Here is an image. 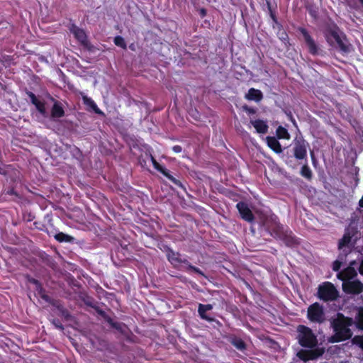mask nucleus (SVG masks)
<instances>
[{"label": "nucleus", "instance_id": "nucleus-1", "mask_svg": "<svg viewBox=\"0 0 363 363\" xmlns=\"http://www.w3.org/2000/svg\"><path fill=\"white\" fill-rule=\"evenodd\" d=\"M296 339L303 347L297 352V357L304 362L315 359L318 357V340L313 331L303 325L296 328Z\"/></svg>", "mask_w": 363, "mask_h": 363}, {"label": "nucleus", "instance_id": "nucleus-2", "mask_svg": "<svg viewBox=\"0 0 363 363\" xmlns=\"http://www.w3.org/2000/svg\"><path fill=\"white\" fill-rule=\"evenodd\" d=\"M354 321L352 318L345 317L342 313L337 314V318L333 322V328L335 332L330 338L331 342H340L349 340L352 336V332L349 328Z\"/></svg>", "mask_w": 363, "mask_h": 363}, {"label": "nucleus", "instance_id": "nucleus-3", "mask_svg": "<svg viewBox=\"0 0 363 363\" xmlns=\"http://www.w3.org/2000/svg\"><path fill=\"white\" fill-rule=\"evenodd\" d=\"M260 222L265 229L274 237H275L283 228L278 220V218L274 215H262L260 217Z\"/></svg>", "mask_w": 363, "mask_h": 363}, {"label": "nucleus", "instance_id": "nucleus-4", "mask_svg": "<svg viewBox=\"0 0 363 363\" xmlns=\"http://www.w3.org/2000/svg\"><path fill=\"white\" fill-rule=\"evenodd\" d=\"M339 296V292L333 284L325 281L319 285V299L325 301H335Z\"/></svg>", "mask_w": 363, "mask_h": 363}, {"label": "nucleus", "instance_id": "nucleus-5", "mask_svg": "<svg viewBox=\"0 0 363 363\" xmlns=\"http://www.w3.org/2000/svg\"><path fill=\"white\" fill-rule=\"evenodd\" d=\"M345 34L336 24L328 26L324 30V35L328 44L333 46Z\"/></svg>", "mask_w": 363, "mask_h": 363}, {"label": "nucleus", "instance_id": "nucleus-6", "mask_svg": "<svg viewBox=\"0 0 363 363\" xmlns=\"http://www.w3.org/2000/svg\"><path fill=\"white\" fill-rule=\"evenodd\" d=\"M236 207L242 219L250 223H252L254 220L252 212L246 203L242 201L238 202Z\"/></svg>", "mask_w": 363, "mask_h": 363}, {"label": "nucleus", "instance_id": "nucleus-7", "mask_svg": "<svg viewBox=\"0 0 363 363\" xmlns=\"http://www.w3.org/2000/svg\"><path fill=\"white\" fill-rule=\"evenodd\" d=\"M358 233L357 227H352L350 225L345 230V233L340 240L338 243V247L342 248L345 246H347L350 242L352 238Z\"/></svg>", "mask_w": 363, "mask_h": 363}, {"label": "nucleus", "instance_id": "nucleus-8", "mask_svg": "<svg viewBox=\"0 0 363 363\" xmlns=\"http://www.w3.org/2000/svg\"><path fill=\"white\" fill-rule=\"evenodd\" d=\"M26 94L30 99V102L35 106L39 113L44 117H48V113L45 108L44 102L39 101L36 96L31 91H26Z\"/></svg>", "mask_w": 363, "mask_h": 363}, {"label": "nucleus", "instance_id": "nucleus-9", "mask_svg": "<svg viewBox=\"0 0 363 363\" xmlns=\"http://www.w3.org/2000/svg\"><path fill=\"white\" fill-rule=\"evenodd\" d=\"M343 290L350 294H359L363 291V284L357 280L343 284Z\"/></svg>", "mask_w": 363, "mask_h": 363}, {"label": "nucleus", "instance_id": "nucleus-10", "mask_svg": "<svg viewBox=\"0 0 363 363\" xmlns=\"http://www.w3.org/2000/svg\"><path fill=\"white\" fill-rule=\"evenodd\" d=\"M299 31L303 35V40L305 41V43L308 46V48L309 50V52L311 54L315 55L317 52V48L316 45L315 43V41L312 38V37L310 35L308 32L306 30V29L303 28H300Z\"/></svg>", "mask_w": 363, "mask_h": 363}, {"label": "nucleus", "instance_id": "nucleus-11", "mask_svg": "<svg viewBox=\"0 0 363 363\" xmlns=\"http://www.w3.org/2000/svg\"><path fill=\"white\" fill-rule=\"evenodd\" d=\"M274 238L283 240L286 245L289 247H294L298 243V240L291 235L284 231V228Z\"/></svg>", "mask_w": 363, "mask_h": 363}, {"label": "nucleus", "instance_id": "nucleus-12", "mask_svg": "<svg viewBox=\"0 0 363 363\" xmlns=\"http://www.w3.org/2000/svg\"><path fill=\"white\" fill-rule=\"evenodd\" d=\"M332 47L337 48L342 53L350 52V44L348 43L345 34H343Z\"/></svg>", "mask_w": 363, "mask_h": 363}, {"label": "nucleus", "instance_id": "nucleus-13", "mask_svg": "<svg viewBox=\"0 0 363 363\" xmlns=\"http://www.w3.org/2000/svg\"><path fill=\"white\" fill-rule=\"evenodd\" d=\"M70 30L83 45L86 46L88 45L87 36L83 29L73 25Z\"/></svg>", "mask_w": 363, "mask_h": 363}, {"label": "nucleus", "instance_id": "nucleus-14", "mask_svg": "<svg viewBox=\"0 0 363 363\" xmlns=\"http://www.w3.org/2000/svg\"><path fill=\"white\" fill-rule=\"evenodd\" d=\"M212 309H213V306L211 304L204 305V304L200 303L198 307V313L202 319L206 320L208 322H213L215 320V319L213 318L208 316L206 314L207 311H211Z\"/></svg>", "mask_w": 363, "mask_h": 363}, {"label": "nucleus", "instance_id": "nucleus-15", "mask_svg": "<svg viewBox=\"0 0 363 363\" xmlns=\"http://www.w3.org/2000/svg\"><path fill=\"white\" fill-rule=\"evenodd\" d=\"M65 116V111L60 102L55 101L51 109L50 118L55 120Z\"/></svg>", "mask_w": 363, "mask_h": 363}, {"label": "nucleus", "instance_id": "nucleus-16", "mask_svg": "<svg viewBox=\"0 0 363 363\" xmlns=\"http://www.w3.org/2000/svg\"><path fill=\"white\" fill-rule=\"evenodd\" d=\"M167 257L168 260L172 264H176L177 263H189L187 259H182L180 257V254L179 252H174L172 249L168 248L167 251Z\"/></svg>", "mask_w": 363, "mask_h": 363}, {"label": "nucleus", "instance_id": "nucleus-17", "mask_svg": "<svg viewBox=\"0 0 363 363\" xmlns=\"http://www.w3.org/2000/svg\"><path fill=\"white\" fill-rule=\"evenodd\" d=\"M294 154L296 159L302 160L306 155V148L303 143L297 142L294 147Z\"/></svg>", "mask_w": 363, "mask_h": 363}, {"label": "nucleus", "instance_id": "nucleus-18", "mask_svg": "<svg viewBox=\"0 0 363 363\" xmlns=\"http://www.w3.org/2000/svg\"><path fill=\"white\" fill-rule=\"evenodd\" d=\"M41 298L46 302L50 303L53 306H55L60 312V315L64 311L66 308L61 304L59 300L53 299L50 297L48 295L43 294L41 295Z\"/></svg>", "mask_w": 363, "mask_h": 363}, {"label": "nucleus", "instance_id": "nucleus-19", "mask_svg": "<svg viewBox=\"0 0 363 363\" xmlns=\"http://www.w3.org/2000/svg\"><path fill=\"white\" fill-rule=\"evenodd\" d=\"M357 275V272L353 267H348L339 272L337 277L341 280L352 279Z\"/></svg>", "mask_w": 363, "mask_h": 363}, {"label": "nucleus", "instance_id": "nucleus-20", "mask_svg": "<svg viewBox=\"0 0 363 363\" xmlns=\"http://www.w3.org/2000/svg\"><path fill=\"white\" fill-rule=\"evenodd\" d=\"M266 140L268 146L275 152L281 153L282 152L281 145L276 138L267 136Z\"/></svg>", "mask_w": 363, "mask_h": 363}, {"label": "nucleus", "instance_id": "nucleus-21", "mask_svg": "<svg viewBox=\"0 0 363 363\" xmlns=\"http://www.w3.org/2000/svg\"><path fill=\"white\" fill-rule=\"evenodd\" d=\"M251 123L256 129L257 132L262 134H265L268 131L267 124L262 120L251 121Z\"/></svg>", "mask_w": 363, "mask_h": 363}, {"label": "nucleus", "instance_id": "nucleus-22", "mask_svg": "<svg viewBox=\"0 0 363 363\" xmlns=\"http://www.w3.org/2000/svg\"><path fill=\"white\" fill-rule=\"evenodd\" d=\"M113 328L118 330L120 333L125 336H128L129 329L123 323L114 322L112 319L111 323H108Z\"/></svg>", "mask_w": 363, "mask_h": 363}, {"label": "nucleus", "instance_id": "nucleus-23", "mask_svg": "<svg viewBox=\"0 0 363 363\" xmlns=\"http://www.w3.org/2000/svg\"><path fill=\"white\" fill-rule=\"evenodd\" d=\"M307 317L312 322H318V302L308 307Z\"/></svg>", "mask_w": 363, "mask_h": 363}, {"label": "nucleus", "instance_id": "nucleus-24", "mask_svg": "<svg viewBox=\"0 0 363 363\" xmlns=\"http://www.w3.org/2000/svg\"><path fill=\"white\" fill-rule=\"evenodd\" d=\"M245 97L248 100H254L255 101H259L262 99L263 96H262V93L259 90L255 89L254 88H251L249 89Z\"/></svg>", "mask_w": 363, "mask_h": 363}, {"label": "nucleus", "instance_id": "nucleus-25", "mask_svg": "<svg viewBox=\"0 0 363 363\" xmlns=\"http://www.w3.org/2000/svg\"><path fill=\"white\" fill-rule=\"evenodd\" d=\"M82 99L84 104L89 106L93 111H94V113L99 115H104V113L97 107L95 102L91 98H89L86 96H84Z\"/></svg>", "mask_w": 363, "mask_h": 363}, {"label": "nucleus", "instance_id": "nucleus-26", "mask_svg": "<svg viewBox=\"0 0 363 363\" xmlns=\"http://www.w3.org/2000/svg\"><path fill=\"white\" fill-rule=\"evenodd\" d=\"M157 170L161 172L164 176H165L167 179H169L170 181H172L174 184L182 186V183L175 179L173 176H172L169 171L164 168V167H157Z\"/></svg>", "mask_w": 363, "mask_h": 363}, {"label": "nucleus", "instance_id": "nucleus-27", "mask_svg": "<svg viewBox=\"0 0 363 363\" xmlns=\"http://www.w3.org/2000/svg\"><path fill=\"white\" fill-rule=\"evenodd\" d=\"M55 238L60 242H70L74 240L73 237H72L69 235L65 234L63 233H57L55 235Z\"/></svg>", "mask_w": 363, "mask_h": 363}, {"label": "nucleus", "instance_id": "nucleus-28", "mask_svg": "<svg viewBox=\"0 0 363 363\" xmlns=\"http://www.w3.org/2000/svg\"><path fill=\"white\" fill-rule=\"evenodd\" d=\"M356 325L357 327L363 330V307H359L358 309V313L356 316Z\"/></svg>", "mask_w": 363, "mask_h": 363}, {"label": "nucleus", "instance_id": "nucleus-29", "mask_svg": "<svg viewBox=\"0 0 363 363\" xmlns=\"http://www.w3.org/2000/svg\"><path fill=\"white\" fill-rule=\"evenodd\" d=\"M277 136L279 139L289 138V134L287 130L282 126H279L277 129Z\"/></svg>", "mask_w": 363, "mask_h": 363}, {"label": "nucleus", "instance_id": "nucleus-30", "mask_svg": "<svg viewBox=\"0 0 363 363\" xmlns=\"http://www.w3.org/2000/svg\"><path fill=\"white\" fill-rule=\"evenodd\" d=\"M231 343L233 346H235L238 350H243L245 349V343L240 338H233L231 341Z\"/></svg>", "mask_w": 363, "mask_h": 363}, {"label": "nucleus", "instance_id": "nucleus-31", "mask_svg": "<svg viewBox=\"0 0 363 363\" xmlns=\"http://www.w3.org/2000/svg\"><path fill=\"white\" fill-rule=\"evenodd\" d=\"M82 301H84L85 305L91 307L94 309L97 306V303L91 296H86L82 298Z\"/></svg>", "mask_w": 363, "mask_h": 363}, {"label": "nucleus", "instance_id": "nucleus-32", "mask_svg": "<svg viewBox=\"0 0 363 363\" xmlns=\"http://www.w3.org/2000/svg\"><path fill=\"white\" fill-rule=\"evenodd\" d=\"M353 345L359 346L363 350V335H355L352 339Z\"/></svg>", "mask_w": 363, "mask_h": 363}, {"label": "nucleus", "instance_id": "nucleus-33", "mask_svg": "<svg viewBox=\"0 0 363 363\" xmlns=\"http://www.w3.org/2000/svg\"><path fill=\"white\" fill-rule=\"evenodd\" d=\"M96 312L101 315L107 323H111V318L108 316L105 311L101 310L98 306L94 308Z\"/></svg>", "mask_w": 363, "mask_h": 363}, {"label": "nucleus", "instance_id": "nucleus-34", "mask_svg": "<svg viewBox=\"0 0 363 363\" xmlns=\"http://www.w3.org/2000/svg\"><path fill=\"white\" fill-rule=\"evenodd\" d=\"M114 43L116 45L122 48H126V43L123 37L118 35L114 38Z\"/></svg>", "mask_w": 363, "mask_h": 363}, {"label": "nucleus", "instance_id": "nucleus-35", "mask_svg": "<svg viewBox=\"0 0 363 363\" xmlns=\"http://www.w3.org/2000/svg\"><path fill=\"white\" fill-rule=\"evenodd\" d=\"M301 173L303 177H304L307 179L311 178V176H312L311 171L306 165H304L302 167Z\"/></svg>", "mask_w": 363, "mask_h": 363}, {"label": "nucleus", "instance_id": "nucleus-36", "mask_svg": "<svg viewBox=\"0 0 363 363\" xmlns=\"http://www.w3.org/2000/svg\"><path fill=\"white\" fill-rule=\"evenodd\" d=\"M60 315L63 317L65 320L68 321L72 320V315L70 314L67 309H65L64 311H62Z\"/></svg>", "mask_w": 363, "mask_h": 363}, {"label": "nucleus", "instance_id": "nucleus-37", "mask_svg": "<svg viewBox=\"0 0 363 363\" xmlns=\"http://www.w3.org/2000/svg\"><path fill=\"white\" fill-rule=\"evenodd\" d=\"M186 264H188V269H191L192 270L193 272L201 275V276H203L205 277L204 274L203 273V272H201L199 268L191 265V264L189 263H186Z\"/></svg>", "mask_w": 363, "mask_h": 363}, {"label": "nucleus", "instance_id": "nucleus-38", "mask_svg": "<svg viewBox=\"0 0 363 363\" xmlns=\"http://www.w3.org/2000/svg\"><path fill=\"white\" fill-rule=\"evenodd\" d=\"M342 266V262L339 259H336L333 263V270L335 272H338Z\"/></svg>", "mask_w": 363, "mask_h": 363}, {"label": "nucleus", "instance_id": "nucleus-39", "mask_svg": "<svg viewBox=\"0 0 363 363\" xmlns=\"http://www.w3.org/2000/svg\"><path fill=\"white\" fill-rule=\"evenodd\" d=\"M52 323L55 325V327L62 331L64 330V326L60 322L58 319H53L52 320Z\"/></svg>", "mask_w": 363, "mask_h": 363}, {"label": "nucleus", "instance_id": "nucleus-40", "mask_svg": "<svg viewBox=\"0 0 363 363\" xmlns=\"http://www.w3.org/2000/svg\"><path fill=\"white\" fill-rule=\"evenodd\" d=\"M279 38L283 42H286L288 40V35L284 30H279L278 32Z\"/></svg>", "mask_w": 363, "mask_h": 363}, {"label": "nucleus", "instance_id": "nucleus-41", "mask_svg": "<svg viewBox=\"0 0 363 363\" xmlns=\"http://www.w3.org/2000/svg\"><path fill=\"white\" fill-rule=\"evenodd\" d=\"M30 281L31 283L34 284L36 286L37 289H40L39 293H40V296L42 294H45L43 290V289H42V287H41V285H40V282L38 280H36L35 279H32Z\"/></svg>", "mask_w": 363, "mask_h": 363}, {"label": "nucleus", "instance_id": "nucleus-42", "mask_svg": "<svg viewBox=\"0 0 363 363\" xmlns=\"http://www.w3.org/2000/svg\"><path fill=\"white\" fill-rule=\"evenodd\" d=\"M306 9L308 10L311 16H313L314 18H317V12L315 9H313L311 6L308 5L306 6Z\"/></svg>", "mask_w": 363, "mask_h": 363}, {"label": "nucleus", "instance_id": "nucleus-43", "mask_svg": "<svg viewBox=\"0 0 363 363\" xmlns=\"http://www.w3.org/2000/svg\"><path fill=\"white\" fill-rule=\"evenodd\" d=\"M172 150L176 153H180L182 151V147L179 145H175L173 147Z\"/></svg>", "mask_w": 363, "mask_h": 363}, {"label": "nucleus", "instance_id": "nucleus-44", "mask_svg": "<svg viewBox=\"0 0 363 363\" xmlns=\"http://www.w3.org/2000/svg\"><path fill=\"white\" fill-rule=\"evenodd\" d=\"M324 313H323V308L322 306H319V323H321L322 320H321V318L322 316L323 315Z\"/></svg>", "mask_w": 363, "mask_h": 363}, {"label": "nucleus", "instance_id": "nucleus-45", "mask_svg": "<svg viewBox=\"0 0 363 363\" xmlns=\"http://www.w3.org/2000/svg\"><path fill=\"white\" fill-rule=\"evenodd\" d=\"M243 108L246 111H247L250 113H255V110L252 108H249L248 106H245L243 107Z\"/></svg>", "mask_w": 363, "mask_h": 363}, {"label": "nucleus", "instance_id": "nucleus-46", "mask_svg": "<svg viewBox=\"0 0 363 363\" xmlns=\"http://www.w3.org/2000/svg\"><path fill=\"white\" fill-rule=\"evenodd\" d=\"M358 270H359V274L363 276V259L360 262V265L359 267Z\"/></svg>", "mask_w": 363, "mask_h": 363}, {"label": "nucleus", "instance_id": "nucleus-47", "mask_svg": "<svg viewBox=\"0 0 363 363\" xmlns=\"http://www.w3.org/2000/svg\"><path fill=\"white\" fill-rule=\"evenodd\" d=\"M152 162H153V164H154V167L155 168L157 169V167H162V165H160L157 162H156V160L152 157Z\"/></svg>", "mask_w": 363, "mask_h": 363}, {"label": "nucleus", "instance_id": "nucleus-48", "mask_svg": "<svg viewBox=\"0 0 363 363\" xmlns=\"http://www.w3.org/2000/svg\"><path fill=\"white\" fill-rule=\"evenodd\" d=\"M267 6H268V9L271 13V16L272 18H274V16L273 15L272 12V9H271V6H270V3L269 1L267 2Z\"/></svg>", "mask_w": 363, "mask_h": 363}, {"label": "nucleus", "instance_id": "nucleus-49", "mask_svg": "<svg viewBox=\"0 0 363 363\" xmlns=\"http://www.w3.org/2000/svg\"><path fill=\"white\" fill-rule=\"evenodd\" d=\"M325 352L324 348L319 347V357L323 354Z\"/></svg>", "mask_w": 363, "mask_h": 363}, {"label": "nucleus", "instance_id": "nucleus-50", "mask_svg": "<svg viewBox=\"0 0 363 363\" xmlns=\"http://www.w3.org/2000/svg\"><path fill=\"white\" fill-rule=\"evenodd\" d=\"M7 193H8L9 194H16V192L14 191V190H13V189H11V190H9V191H7Z\"/></svg>", "mask_w": 363, "mask_h": 363}, {"label": "nucleus", "instance_id": "nucleus-51", "mask_svg": "<svg viewBox=\"0 0 363 363\" xmlns=\"http://www.w3.org/2000/svg\"><path fill=\"white\" fill-rule=\"evenodd\" d=\"M311 156H312V159L313 160V163H314V164H315V157H314L313 152H311Z\"/></svg>", "mask_w": 363, "mask_h": 363}, {"label": "nucleus", "instance_id": "nucleus-52", "mask_svg": "<svg viewBox=\"0 0 363 363\" xmlns=\"http://www.w3.org/2000/svg\"><path fill=\"white\" fill-rule=\"evenodd\" d=\"M201 13H202V14H203V16L206 14V12H205V11H204V10H202V11H201Z\"/></svg>", "mask_w": 363, "mask_h": 363}, {"label": "nucleus", "instance_id": "nucleus-53", "mask_svg": "<svg viewBox=\"0 0 363 363\" xmlns=\"http://www.w3.org/2000/svg\"><path fill=\"white\" fill-rule=\"evenodd\" d=\"M359 1L361 3L362 6H363V0H359Z\"/></svg>", "mask_w": 363, "mask_h": 363}]
</instances>
